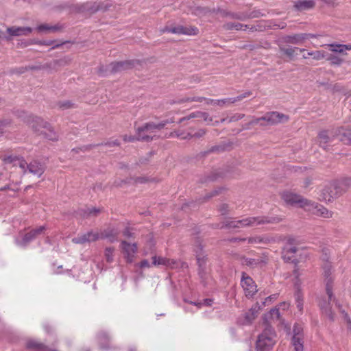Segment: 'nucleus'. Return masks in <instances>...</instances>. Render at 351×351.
Returning <instances> with one entry per match:
<instances>
[{
    "mask_svg": "<svg viewBox=\"0 0 351 351\" xmlns=\"http://www.w3.org/2000/svg\"><path fill=\"white\" fill-rule=\"evenodd\" d=\"M281 199L289 206H298L300 208H304L307 198L289 190H285L280 193Z\"/></svg>",
    "mask_w": 351,
    "mask_h": 351,
    "instance_id": "obj_7",
    "label": "nucleus"
},
{
    "mask_svg": "<svg viewBox=\"0 0 351 351\" xmlns=\"http://www.w3.org/2000/svg\"><path fill=\"white\" fill-rule=\"evenodd\" d=\"M62 27L59 25H49L47 24H42L37 27L39 32H57L61 30Z\"/></svg>",
    "mask_w": 351,
    "mask_h": 351,
    "instance_id": "obj_39",
    "label": "nucleus"
},
{
    "mask_svg": "<svg viewBox=\"0 0 351 351\" xmlns=\"http://www.w3.org/2000/svg\"><path fill=\"white\" fill-rule=\"evenodd\" d=\"M100 233L98 232L90 231L82 235L73 239V242L76 244H84L85 243L94 242L99 240Z\"/></svg>",
    "mask_w": 351,
    "mask_h": 351,
    "instance_id": "obj_18",
    "label": "nucleus"
},
{
    "mask_svg": "<svg viewBox=\"0 0 351 351\" xmlns=\"http://www.w3.org/2000/svg\"><path fill=\"white\" fill-rule=\"evenodd\" d=\"M243 240H247V243L251 245L261 247L275 242L274 238L268 234H255Z\"/></svg>",
    "mask_w": 351,
    "mask_h": 351,
    "instance_id": "obj_9",
    "label": "nucleus"
},
{
    "mask_svg": "<svg viewBox=\"0 0 351 351\" xmlns=\"http://www.w3.org/2000/svg\"><path fill=\"white\" fill-rule=\"evenodd\" d=\"M263 261L261 258H241V264L243 265L248 266L250 267H255L260 264H261Z\"/></svg>",
    "mask_w": 351,
    "mask_h": 351,
    "instance_id": "obj_37",
    "label": "nucleus"
},
{
    "mask_svg": "<svg viewBox=\"0 0 351 351\" xmlns=\"http://www.w3.org/2000/svg\"><path fill=\"white\" fill-rule=\"evenodd\" d=\"M247 27V25L239 23H227L223 25V27L227 30H245Z\"/></svg>",
    "mask_w": 351,
    "mask_h": 351,
    "instance_id": "obj_40",
    "label": "nucleus"
},
{
    "mask_svg": "<svg viewBox=\"0 0 351 351\" xmlns=\"http://www.w3.org/2000/svg\"><path fill=\"white\" fill-rule=\"evenodd\" d=\"M132 181L134 184H144V183L149 182L151 181V180L146 176H136V177L131 178L130 179V180H115L114 182V185L115 186H122L124 184L130 183Z\"/></svg>",
    "mask_w": 351,
    "mask_h": 351,
    "instance_id": "obj_26",
    "label": "nucleus"
},
{
    "mask_svg": "<svg viewBox=\"0 0 351 351\" xmlns=\"http://www.w3.org/2000/svg\"><path fill=\"white\" fill-rule=\"evenodd\" d=\"M71 62V59L69 58L64 57L63 58L59 60H54L53 61L47 63L43 66H45V69H56L57 66H62L66 64H69Z\"/></svg>",
    "mask_w": 351,
    "mask_h": 351,
    "instance_id": "obj_29",
    "label": "nucleus"
},
{
    "mask_svg": "<svg viewBox=\"0 0 351 351\" xmlns=\"http://www.w3.org/2000/svg\"><path fill=\"white\" fill-rule=\"evenodd\" d=\"M206 133V130L200 129L197 132H195L194 134H191L190 133H187L186 135H185L184 136H182L181 134H180V133H178L177 132H172L171 134V136H174L175 135L177 137H181L182 139H188V138H191L193 137L199 138H201L203 136H204Z\"/></svg>",
    "mask_w": 351,
    "mask_h": 351,
    "instance_id": "obj_34",
    "label": "nucleus"
},
{
    "mask_svg": "<svg viewBox=\"0 0 351 351\" xmlns=\"http://www.w3.org/2000/svg\"><path fill=\"white\" fill-rule=\"evenodd\" d=\"M329 47L330 51L334 53H343V45L342 44H329L327 45Z\"/></svg>",
    "mask_w": 351,
    "mask_h": 351,
    "instance_id": "obj_44",
    "label": "nucleus"
},
{
    "mask_svg": "<svg viewBox=\"0 0 351 351\" xmlns=\"http://www.w3.org/2000/svg\"><path fill=\"white\" fill-rule=\"evenodd\" d=\"M323 275L326 283V292L331 293L332 289L333 278L332 277V265L330 263H326L323 266Z\"/></svg>",
    "mask_w": 351,
    "mask_h": 351,
    "instance_id": "obj_19",
    "label": "nucleus"
},
{
    "mask_svg": "<svg viewBox=\"0 0 351 351\" xmlns=\"http://www.w3.org/2000/svg\"><path fill=\"white\" fill-rule=\"evenodd\" d=\"M232 104H234L233 98H226V99H217V100H213V99L207 100L208 105L213 104L215 106H218L219 107H224V106H229Z\"/></svg>",
    "mask_w": 351,
    "mask_h": 351,
    "instance_id": "obj_35",
    "label": "nucleus"
},
{
    "mask_svg": "<svg viewBox=\"0 0 351 351\" xmlns=\"http://www.w3.org/2000/svg\"><path fill=\"white\" fill-rule=\"evenodd\" d=\"M43 69H45V66H43L42 64H38V65H34V66H27V67L25 68V71H28V70H36V71H38V70H43Z\"/></svg>",
    "mask_w": 351,
    "mask_h": 351,
    "instance_id": "obj_54",
    "label": "nucleus"
},
{
    "mask_svg": "<svg viewBox=\"0 0 351 351\" xmlns=\"http://www.w3.org/2000/svg\"><path fill=\"white\" fill-rule=\"evenodd\" d=\"M341 195L339 189L333 180L326 184L320 191L319 199L327 203H332Z\"/></svg>",
    "mask_w": 351,
    "mask_h": 351,
    "instance_id": "obj_6",
    "label": "nucleus"
},
{
    "mask_svg": "<svg viewBox=\"0 0 351 351\" xmlns=\"http://www.w3.org/2000/svg\"><path fill=\"white\" fill-rule=\"evenodd\" d=\"M17 117L28 125L36 135L43 139L51 142H57L59 140V134L54 127L43 118L25 111H19Z\"/></svg>",
    "mask_w": 351,
    "mask_h": 351,
    "instance_id": "obj_2",
    "label": "nucleus"
},
{
    "mask_svg": "<svg viewBox=\"0 0 351 351\" xmlns=\"http://www.w3.org/2000/svg\"><path fill=\"white\" fill-rule=\"evenodd\" d=\"M239 222L240 220L227 221L225 226L228 228H241Z\"/></svg>",
    "mask_w": 351,
    "mask_h": 351,
    "instance_id": "obj_50",
    "label": "nucleus"
},
{
    "mask_svg": "<svg viewBox=\"0 0 351 351\" xmlns=\"http://www.w3.org/2000/svg\"><path fill=\"white\" fill-rule=\"evenodd\" d=\"M260 311V306L258 303H256L252 306V308L245 313V319L246 322L251 323L256 319Z\"/></svg>",
    "mask_w": 351,
    "mask_h": 351,
    "instance_id": "obj_30",
    "label": "nucleus"
},
{
    "mask_svg": "<svg viewBox=\"0 0 351 351\" xmlns=\"http://www.w3.org/2000/svg\"><path fill=\"white\" fill-rule=\"evenodd\" d=\"M298 251V248L293 245H287L283 250L282 257L286 261H293L292 256H289V254H295Z\"/></svg>",
    "mask_w": 351,
    "mask_h": 351,
    "instance_id": "obj_36",
    "label": "nucleus"
},
{
    "mask_svg": "<svg viewBox=\"0 0 351 351\" xmlns=\"http://www.w3.org/2000/svg\"><path fill=\"white\" fill-rule=\"evenodd\" d=\"M138 64V61L135 60L114 62L109 64L108 70L110 73H115L131 69Z\"/></svg>",
    "mask_w": 351,
    "mask_h": 351,
    "instance_id": "obj_11",
    "label": "nucleus"
},
{
    "mask_svg": "<svg viewBox=\"0 0 351 351\" xmlns=\"http://www.w3.org/2000/svg\"><path fill=\"white\" fill-rule=\"evenodd\" d=\"M299 50L300 52H304L306 51L305 49H300L298 47H286L282 45H279V51L280 53L287 57L289 60H293L296 56V51Z\"/></svg>",
    "mask_w": 351,
    "mask_h": 351,
    "instance_id": "obj_24",
    "label": "nucleus"
},
{
    "mask_svg": "<svg viewBox=\"0 0 351 351\" xmlns=\"http://www.w3.org/2000/svg\"><path fill=\"white\" fill-rule=\"evenodd\" d=\"M303 209L311 214L322 218L330 219L333 216V212L324 206L311 199H306Z\"/></svg>",
    "mask_w": 351,
    "mask_h": 351,
    "instance_id": "obj_5",
    "label": "nucleus"
},
{
    "mask_svg": "<svg viewBox=\"0 0 351 351\" xmlns=\"http://www.w3.org/2000/svg\"><path fill=\"white\" fill-rule=\"evenodd\" d=\"M152 261V263L154 265H165L171 268H173L178 265L176 261L161 256H153Z\"/></svg>",
    "mask_w": 351,
    "mask_h": 351,
    "instance_id": "obj_27",
    "label": "nucleus"
},
{
    "mask_svg": "<svg viewBox=\"0 0 351 351\" xmlns=\"http://www.w3.org/2000/svg\"><path fill=\"white\" fill-rule=\"evenodd\" d=\"M123 235L125 237H128V238H130V237H133V234L129 230H125L124 232H123Z\"/></svg>",
    "mask_w": 351,
    "mask_h": 351,
    "instance_id": "obj_64",
    "label": "nucleus"
},
{
    "mask_svg": "<svg viewBox=\"0 0 351 351\" xmlns=\"http://www.w3.org/2000/svg\"><path fill=\"white\" fill-rule=\"evenodd\" d=\"M244 117H245L244 114H239L238 115H235V116L231 117L230 121H237V120L241 119Z\"/></svg>",
    "mask_w": 351,
    "mask_h": 351,
    "instance_id": "obj_62",
    "label": "nucleus"
},
{
    "mask_svg": "<svg viewBox=\"0 0 351 351\" xmlns=\"http://www.w3.org/2000/svg\"><path fill=\"white\" fill-rule=\"evenodd\" d=\"M28 346L29 348H37L40 351H57V350H52L51 348H49L48 347L45 346L44 344L43 343H29L28 344Z\"/></svg>",
    "mask_w": 351,
    "mask_h": 351,
    "instance_id": "obj_45",
    "label": "nucleus"
},
{
    "mask_svg": "<svg viewBox=\"0 0 351 351\" xmlns=\"http://www.w3.org/2000/svg\"><path fill=\"white\" fill-rule=\"evenodd\" d=\"M325 59L330 61V64L335 65V66H339L343 62V60L342 58H341L338 56H333V55L328 56L327 53H326V58H325Z\"/></svg>",
    "mask_w": 351,
    "mask_h": 351,
    "instance_id": "obj_41",
    "label": "nucleus"
},
{
    "mask_svg": "<svg viewBox=\"0 0 351 351\" xmlns=\"http://www.w3.org/2000/svg\"><path fill=\"white\" fill-rule=\"evenodd\" d=\"M122 138L125 142H134L137 141V134L136 136L124 134L122 136Z\"/></svg>",
    "mask_w": 351,
    "mask_h": 351,
    "instance_id": "obj_52",
    "label": "nucleus"
},
{
    "mask_svg": "<svg viewBox=\"0 0 351 351\" xmlns=\"http://www.w3.org/2000/svg\"><path fill=\"white\" fill-rule=\"evenodd\" d=\"M5 169H12L10 179L16 184L21 182L23 176L30 175L33 178H40L45 171L44 166L38 161L27 164L26 161L16 156H6L3 159Z\"/></svg>",
    "mask_w": 351,
    "mask_h": 351,
    "instance_id": "obj_1",
    "label": "nucleus"
},
{
    "mask_svg": "<svg viewBox=\"0 0 351 351\" xmlns=\"http://www.w3.org/2000/svg\"><path fill=\"white\" fill-rule=\"evenodd\" d=\"M280 219L278 217H269L266 216L249 217L240 219L241 228L253 227L268 223H278Z\"/></svg>",
    "mask_w": 351,
    "mask_h": 351,
    "instance_id": "obj_8",
    "label": "nucleus"
},
{
    "mask_svg": "<svg viewBox=\"0 0 351 351\" xmlns=\"http://www.w3.org/2000/svg\"><path fill=\"white\" fill-rule=\"evenodd\" d=\"M119 234V230L117 226H110L100 233L101 239H108L111 242L115 241Z\"/></svg>",
    "mask_w": 351,
    "mask_h": 351,
    "instance_id": "obj_25",
    "label": "nucleus"
},
{
    "mask_svg": "<svg viewBox=\"0 0 351 351\" xmlns=\"http://www.w3.org/2000/svg\"><path fill=\"white\" fill-rule=\"evenodd\" d=\"M196 259H197V264H198L199 268L202 270H204V267L207 261L206 255L205 254H198L196 256Z\"/></svg>",
    "mask_w": 351,
    "mask_h": 351,
    "instance_id": "obj_46",
    "label": "nucleus"
},
{
    "mask_svg": "<svg viewBox=\"0 0 351 351\" xmlns=\"http://www.w3.org/2000/svg\"><path fill=\"white\" fill-rule=\"evenodd\" d=\"M312 57L314 60H321L326 58V51L324 50H317L307 52L306 54L303 55L304 59H307L309 57Z\"/></svg>",
    "mask_w": 351,
    "mask_h": 351,
    "instance_id": "obj_32",
    "label": "nucleus"
},
{
    "mask_svg": "<svg viewBox=\"0 0 351 351\" xmlns=\"http://www.w3.org/2000/svg\"><path fill=\"white\" fill-rule=\"evenodd\" d=\"M261 119H260V117L258 118H253L250 122H249V125H257V124H260L261 125Z\"/></svg>",
    "mask_w": 351,
    "mask_h": 351,
    "instance_id": "obj_60",
    "label": "nucleus"
},
{
    "mask_svg": "<svg viewBox=\"0 0 351 351\" xmlns=\"http://www.w3.org/2000/svg\"><path fill=\"white\" fill-rule=\"evenodd\" d=\"M168 123V121H164L156 124L152 122L146 123L144 125L136 128V134H137V141H143L149 142L153 140L154 136L152 134L156 130L162 129Z\"/></svg>",
    "mask_w": 351,
    "mask_h": 351,
    "instance_id": "obj_3",
    "label": "nucleus"
},
{
    "mask_svg": "<svg viewBox=\"0 0 351 351\" xmlns=\"http://www.w3.org/2000/svg\"><path fill=\"white\" fill-rule=\"evenodd\" d=\"M267 115V123H261V126L265 127L286 123L289 119L288 115L277 111L268 112Z\"/></svg>",
    "mask_w": 351,
    "mask_h": 351,
    "instance_id": "obj_13",
    "label": "nucleus"
},
{
    "mask_svg": "<svg viewBox=\"0 0 351 351\" xmlns=\"http://www.w3.org/2000/svg\"><path fill=\"white\" fill-rule=\"evenodd\" d=\"M32 32V29L29 27L10 26L6 28L7 35L4 39L10 41L14 36H28Z\"/></svg>",
    "mask_w": 351,
    "mask_h": 351,
    "instance_id": "obj_12",
    "label": "nucleus"
},
{
    "mask_svg": "<svg viewBox=\"0 0 351 351\" xmlns=\"http://www.w3.org/2000/svg\"><path fill=\"white\" fill-rule=\"evenodd\" d=\"M267 317L272 320L280 319V312L279 308H272L267 315H265V318L267 321Z\"/></svg>",
    "mask_w": 351,
    "mask_h": 351,
    "instance_id": "obj_42",
    "label": "nucleus"
},
{
    "mask_svg": "<svg viewBox=\"0 0 351 351\" xmlns=\"http://www.w3.org/2000/svg\"><path fill=\"white\" fill-rule=\"evenodd\" d=\"M106 145L109 146V147L120 146L121 143H120L119 140L116 139L114 141H112L108 142Z\"/></svg>",
    "mask_w": 351,
    "mask_h": 351,
    "instance_id": "obj_58",
    "label": "nucleus"
},
{
    "mask_svg": "<svg viewBox=\"0 0 351 351\" xmlns=\"http://www.w3.org/2000/svg\"><path fill=\"white\" fill-rule=\"evenodd\" d=\"M180 25L171 27L169 33L174 34H180Z\"/></svg>",
    "mask_w": 351,
    "mask_h": 351,
    "instance_id": "obj_57",
    "label": "nucleus"
},
{
    "mask_svg": "<svg viewBox=\"0 0 351 351\" xmlns=\"http://www.w3.org/2000/svg\"><path fill=\"white\" fill-rule=\"evenodd\" d=\"M315 6V0H295L293 1V9L299 12L313 10Z\"/></svg>",
    "mask_w": 351,
    "mask_h": 351,
    "instance_id": "obj_16",
    "label": "nucleus"
},
{
    "mask_svg": "<svg viewBox=\"0 0 351 351\" xmlns=\"http://www.w3.org/2000/svg\"><path fill=\"white\" fill-rule=\"evenodd\" d=\"M110 5L109 4L97 3H86L82 7V12H87L90 14L95 13L98 10L106 11Z\"/></svg>",
    "mask_w": 351,
    "mask_h": 351,
    "instance_id": "obj_22",
    "label": "nucleus"
},
{
    "mask_svg": "<svg viewBox=\"0 0 351 351\" xmlns=\"http://www.w3.org/2000/svg\"><path fill=\"white\" fill-rule=\"evenodd\" d=\"M121 248L123 253L125 254L127 262L132 263L134 255L137 252L136 244L135 243H130L125 241H122L121 243Z\"/></svg>",
    "mask_w": 351,
    "mask_h": 351,
    "instance_id": "obj_17",
    "label": "nucleus"
},
{
    "mask_svg": "<svg viewBox=\"0 0 351 351\" xmlns=\"http://www.w3.org/2000/svg\"><path fill=\"white\" fill-rule=\"evenodd\" d=\"M140 267H149V263L147 260H144L141 262Z\"/></svg>",
    "mask_w": 351,
    "mask_h": 351,
    "instance_id": "obj_63",
    "label": "nucleus"
},
{
    "mask_svg": "<svg viewBox=\"0 0 351 351\" xmlns=\"http://www.w3.org/2000/svg\"><path fill=\"white\" fill-rule=\"evenodd\" d=\"M326 296L322 297L319 300V306L322 311L328 316V317L334 320V313L331 311L330 301L333 296L332 289H331V293L326 292Z\"/></svg>",
    "mask_w": 351,
    "mask_h": 351,
    "instance_id": "obj_15",
    "label": "nucleus"
},
{
    "mask_svg": "<svg viewBox=\"0 0 351 351\" xmlns=\"http://www.w3.org/2000/svg\"><path fill=\"white\" fill-rule=\"evenodd\" d=\"M194 252H195V256L205 254L204 252V245L202 243V241L199 239H197L195 242Z\"/></svg>",
    "mask_w": 351,
    "mask_h": 351,
    "instance_id": "obj_43",
    "label": "nucleus"
},
{
    "mask_svg": "<svg viewBox=\"0 0 351 351\" xmlns=\"http://www.w3.org/2000/svg\"><path fill=\"white\" fill-rule=\"evenodd\" d=\"M33 43L36 45L49 46L53 45L55 43V40H34Z\"/></svg>",
    "mask_w": 351,
    "mask_h": 351,
    "instance_id": "obj_53",
    "label": "nucleus"
},
{
    "mask_svg": "<svg viewBox=\"0 0 351 351\" xmlns=\"http://www.w3.org/2000/svg\"><path fill=\"white\" fill-rule=\"evenodd\" d=\"M180 34L186 36H196L199 34V29L195 26L192 25H180Z\"/></svg>",
    "mask_w": 351,
    "mask_h": 351,
    "instance_id": "obj_33",
    "label": "nucleus"
},
{
    "mask_svg": "<svg viewBox=\"0 0 351 351\" xmlns=\"http://www.w3.org/2000/svg\"><path fill=\"white\" fill-rule=\"evenodd\" d=\"M296 300L298 302V307L301 311L302 309V302L301 300V295L299 293L297 294Z\"/></svg>",
    "mask_w": 351,
    "mask_h": 351,
    "instance_id": "obj_61",
    "label": "nucleus"
},
{
    "mask_svg": "<svg viewBox=\"0 0 351 351\" xmlns=\"http://www.w3.org/2000/svg\"><path fill=\"white\" fill-rule=\"evenodd\" d=\"M193 119H197V120L203 119L204 121L208 123L213 121V118L210 117L208 113L202 111H195L190 113L189 115L180 119L179 122L182 123L184 121H189Z\"/></svg>",
    "mask_w": 351,
    "mask_h": 351,
    "instance_id": "obj_21",
    "label": "nucleus"
},
{
    "mask_svg": "<svg viewBox=\"0 0 351 351\" xmlns=\"http://www.w3.org/2000/svg\"><path fill=\"white\" fill-rule=\"evenodd\" d=\"M291 344L295 351L304 350L303 328L298 324H295L293 326Z\"/></svg>",
    "mask_w": 351,
    "mask_h": 351,
    "instance_id": "obj_10",
    "label": "nucleus"
},
{
    "mask_svg": "<svg viewBox=\"0 0 351 351\" xmlns=\"http://www.w3.org/2000/svg\"><path fill=\"white\" fill-rule=\"evenodd\" d=\"M252 95V93L251 91H247V92H245V93L238 95L236 97H232V98H233L234 102L236 103V102L241 101L242 99H243L245 98L250 97Z\"/></svg>",
    "mask_w": 351,
    "mask_h": 351,
    "instance_id": "obj_49",
    "label": "nucleus"
},
{
    "mask_svg": "<svg viewBox=\"0 0 351 351\" xmlns=\"http://www.w3.org/2000/svg\"><path fill=\"white\" fill-rule=\"evenodd\" d=\"M45 229L44 226H40L39 228L27 232L23 239V243L24 245L27 244L28 242L36 238L37 235L41 234Z\"/></svg>",
    "mask_w": 351,
    "mask_h": 351,
    "instance_id": "obj_31",
    "label": "nucleus"
},
{
    "mask_svg": "<svg viewBox=\"0 0 351 351\" xmlns=\"http://www.w3.org/2000/svg\"><path fill=\"white\" fill-rule=\"evenodd\" d=\"M58 105L62 109H69L73 107V104L70 101L60 102Z\"/></svg>",
    "mask_w": 351,
    "mask_h": 351,
    "instance_id": "obj_51",
    "label": "nucleus"
},
{
    "mask_svg": "<svg viewBox=\"0 0 351 351\" xmlns=\"http://www.w3.org/2000/svg\"><path fill=\"white\" fill-rule=\"evenodd\" d=\"M341 195L345 193L351 187V178L344 177L339 180H334Z\"/></svg>",
    "mask_w": 351,
    "mask_h": 351,
    "instance_id": "obj_28",
    "label": "nucleus"
},
{
    "mask_svg": "<svg viewBox=\"0 0 351 351\" xmlns=\"http://www.w3.org/2000/svg\"><path fill=\"white\" fill-rule=\"evenodd\" d=\"M228 206L227 204H222L219 206V210L221 213V214L224 215L228 212Z\"/></svg>",
    "mask_w": 351,
    "mask_h": 351,
    "instance_id": "obj_59",
    "label": "nucleus"
},
{
    "mask_svg": "<svg viewBox=\"0 0 351 351\" xmlns=\"http://www.w3.org/2000/svg\"><path fill=\"white\" fill-rule=\"evenodd\" d=\"M313 179L311 177L304 178L303 181V187L305 189L308 188L313 184Z\"/></svg>",
    "mask_w": 351,
    "mask_h": 351,
    "instance_id": "obj_55",
    "label": "nucleus"
},
{
    "mask_svg": "<svg viewBox=\"0 0 351 351\" xmlns=\"http://www.w3.org/2000/svg\"><path fill=\"white\" fill-rule=\"evenodd\" d=\"M241 286L245 296L247 298L253 297L258 291L257 286L254 280L250 277L245 276V273H243Z\"/></svg>",
    "mask_w": 351,
    "mask_h": 351,
    "instance_id": "obj_14",
    "label": "nucleus"
},
{
    "mask_svg": "<svg viewBox=\"0 0 351 351\" xmlns=\"http://www.w3.org/2000/svg\"><path fill=\"white\" fill-rule=\"evenodd\" d=\"M276 334L272 328L267 325L264 331L261 334L256 341L258 351H269L274 345Z\"/></svg>",
    "mask_w": 351,
    "mask_h": 351,
    "instance_id": "obj_4",
    "label": "nucleus"
},
{
    "mask_svg": "<svg viewBox=\"0 0 351 351\" xmlns=\"http://www.w3.org/2000/svg\"><path fill=\"white\" fill-rule=\"evenodd\" d=\"M336 135L342 143L351 145V126L338 128L336 130Z\"/></svg>",
    "mask_w": 351,
    "mask_h": 351,
    "instance_id": "obj_20",
    "label": "nucleus"
},
{
    "mask_svg": "<svg viewBox=\"0 0 351 351\" xmlns=\"http://www.w3.org/2000/svg\"><path fill=\"white\" fill-rule=\"evenodd\" d=\"M209 99H206V97H186V98H184L182 99V101L183 102H193V101H195V102H203V101H205L206 104H207V100H208Z\"/></svg>",
    "mask_w": 351,
    "mask_h": 351,
    "instance_id": "obj_47",
    "label": "nucleus"
},
{
    "mask_svg": "<svg viewBox=\"0 0 351 351\" xmlns=\"http://www.w3.org/2000/svg\"><path fill=\"white\" fill-rule=\"evenodd\" d=\"M101 210L97 208H92L88 210V214L93 216H97L101 213Z\"/></svg>",
    "mask_w": 351,
    "mask_h": 351,
    "instance_id": "obj_56",
    "label": "nucleus"
},
{
    "mask_svg": "<svg viewBox=\"0 0 351 351\" xmlns=\"http://www.w3.org/2000/svg\"><path fill=\"white\" fill-rule=\"evenodd\" d=\"M307 38H308V34H298L285 36L282 38V41L287 44L299 45L302 43Z\"/></svg>",
    "mask_w": 351,
    "mask_h": 351,
    "instance_id": "obj_23",
    "label": "nucleus"
},
{
    "mask_svg": "<svg viewBox=\"0 0 351 351\" xmlns=\"http://www.w3.org/2000/svg\"><path fill=\"white\" fill-rule=\"evenodd\" d=\"M317 141L319 145L324 147L330 141V136L328 131H321L317 136Z\"/></svg>",
    "mask_w": 351,
    "mask_h": 351,
    "instance_id": "obj_38",
    "label": "nucleus"
},
{
    "mask_svg": "<svg viewBox=\"0 0 351 351\" xmlns=\"http://www.w3.org/2000/svg\"><path fill=\"white\" fill-rule=\"evenodd\" d=\"M114 251V247H107L105 250V257L108 263H111L113 260V253Z\"/></svg>",
    "mask_w": 351,
    "mask_h": 351,
    "instance_id": "obj_48",
    "label": "nucleus"
}]
</instances>
